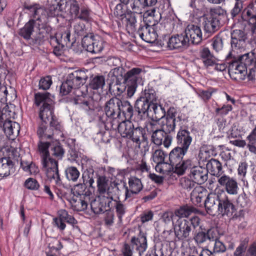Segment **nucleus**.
I'll use <instances>...</instances> for the list:
<instances>
[{
	"label": "nucleus",
	"mask_w": 256,
	"mask_h": 256,
	"mask_svg": "<svg viewBox=\"0 0 256 256\" xmlns=\"http://www.w3.org/2000/svg\"><path fill=\"white\" fill-rule=\"evenodd\" d=\"M35 103L40 106L39 117L42 120L39 124L37 134L42 140L53 139L59 140L64 138V128L54 114V96L48 92L36 93Z\"/></svg>",
	"instance_id": "nucleus-1"
},
{
	"label": "nucleus",
	"mask_w": 256,
	"mask_h": 256,
	"mask_svg": "<svg viewBox=\"0 0 256 256\" xmlns=\"http://www.w3.org/2000/svg\"><path fill=\"white\" fill-rule=\"evenodd\" d=\"M204 204L206 212L212 216L221 214L230 216L235 211L234 204L223 190L208 194Z\"/></svg>",
	"instance_id": "nucleus-2"
},
{
	"label": "nucleus",
	"mask_w": 256,
	"mask_h": 256,
	"mask_svg": "<svg viewBox=\"0 0 256 256\" xmlns=\"http://www.w3.org/2000/svg\"><path fill=\"white\" fill-rule=\"evenodd\" d=\"M200 220L198 216H194L189 220L178 218L172 222L174 233V241L175 242H184L190 238L192 227L195 228L200 224Z\"/></svg>",
	"instance_id": "nucleus-3"
},
{
	"label": "nucleus",
	"mask_w": 256,
	"mask_h": 256,
	"mask_svg": "<svg viewBox=\"0 0 256 256\" xmlns=\"http://www.w3.org/2000/svg\"><path fill=\"white\" fill-rule=\"evenodd\" d=\"M249 54L238 56L236 58H232L229 62L228 74L232 78L236 80H244L247 74V67L250 66L253 58L249 57Z\"/></svg>",
	"instance_id": "nucleus-4"
},
{
	"label": "nucleus",
	"mask_w": 256,
	"mask_h": 256,
	"mask_svg": "<svg viewBox=\"0 0 256 256\" xmlns=\"http://www.w3.org/2000/svg\"><path fill=\"white\" fill-rule=\"evenodd\" d=\"M82 176L84 182L89 185L88 187L86 184H79L74 186L72 189V192L74 196L82 197L93 196L94 187L92 186L94 183V170L92 168L86 169Z\"/></svg>",
	"instance_id": "nucleus-5"
},
{
	"label": "nucleus",
	"mask_w": 256,
	"mask_h": 256,
	"mask_svg": "<svg viewBox=\"0 0 256 256\" xmlns=\"http://www.w3.org/2000/svg\"><path fill=\"white\" fill-rule=\"evenodd\" d=\"M24 9L29 11L32 20H34L38 30L41 29L49 30V27L46 25L48 18V12L40 4H35L32 5H25Z\"/></svg>",
	"instance_id": "nucleus-6"
},
{
	"label": "nucleus",
	"mask_w": 256,
	"mask_h": 256,
	"mask_svg": "<svg viewBox=\"0 0 256 256\" xmlns=\"http://www.w3.org/2000/svg\"><path fill=\"white\" fill-rule=\"evenodd\" d=\"M144 72L139 68H134L124 75V82L127 84L128 97L132 98L135 93L138 84L142 82Z\"/></svg>",
	"instance_id": "nucleus-7"
},
{
	"label": "nucleus",
	"mask_w": 256,
	"mask_h": 256,
	"mask_svg": "<svg viewBox=\"0 0 256 256\" xmlns=\"http://www.w3.org/2000/svg\"><path fill=\"white\" fill-rule=\"evenodd\" d=\"M42 164L46 176L50 180H54L57 185L62 184L58 170V162L50 156L43 158Z\"/></svg>",
	"instance_id": "nucleus-8"
},
{
	"label": "nucleus",
	"mask_w": 256,
	"mask_h": 256,
	"mask_svg": "<svg viewBox=\"0 0 256 256\" xmlns=\"http://www.w3.org/2000/svg\"><path fill=\"white\" fill-rule=\"evenodd\" d=\"M182 120V115L177 116L176 110L174 108H170L167 111L166 117L162 119L160 123L161 129L169 134L174 131L176 122H180Z\"/></svg>",
	"instance_id": "nucleus-9"
},
{
	"label": "nucleus",
	"mask_w": 256,
	"mask_h": 256,
	"mask_svg": "<svg viewBox=\"0 0 256 256\" xmlns=\"http://www.w3.org/2000/svg\"><path fill=\"white\" fill-rule=\"evenodd\" d=\"M104 41L98 36H95L92 34L85 35L82 39V48L92 54H98L104 48Z\"/></svg>",
	"instance_id": "nucleus-10"
},
{
	"label": "nucleus",
	"mask_w": 256,
	"mask_h": 256,
	"mask_svg": "<svg viewBox=\"0 0 256 256\" xmlns=\"http://www.w3.org/2000/svg\"><path fill=\"white\" fill-rule=\"evenodd\" d=\"M122 104V100L114 97L108 101L105 104L104 112L108 119V123L110 122V125L112 123H118V118L120 116V104Z\"/></svg>",
	"instance_id": "nucleus-11"
},
{
	"label": "nucleus",
	"mask_w": 256,
	"mask_h": 256,
	"mask_svg": "<svg viewBox=\"0 0 256 256\" xmlns=\"http://www.w3.org/2000/svg\"><path fill=\"white\" fill-rule=\"evenodd\" d=\"M218 182L228 194L236 195L238 194V184L234 178L224 174L218 178Z\"/></svg>",
	"instance_id": "nucleus-12"
},
{
	"label": "nucleus",
	"mask_w": 256,
	"mask_h": 256,
	"mask_svg": "<svg viewBox=\"0 0 256 256\" xmlns=\"http://www.w3.org/2000/svg\"><path fill=\"white\" fill-rule=\"evenodd\" d=\"M135 33L138 34L142 40L148 43L154 42L158 37L155 28L142 23L140 24Z\"/></svg>",
	"instance_id": "nucleus-13"
},
{
	"label": "nucleus",
	"mask_w": 256,
	"mask_h": 256,
	"mask_svg": "<svg viewBox=\"0 0 256 256\" xmlns=\"http://www.w3.org/2000/svg\"><path fill=\"white\" fill-rule=\"evenodd\" d=\"M190 44V39L184 34H175L172 36L168 42V47L170 50L186 49Z\"/></svg>",
	"instance_id": "nucleus-14"
},
{
	"label": "nucleus",
	"mask_w": 256,
	"mask_h": 256,
	"mask_svg": "<svg viewBox=\"0 0 256 256\" xmlns=\"http://www.w3.org/2000/svg\"><path fill=\"white\" fill-rule=\"evenodd\" d=\"M208 170L201 166H196L194 164L190 170V178L194 180L195 184H202L208 179Z\"/></svg>",
	"instance_id": "nucleus-15"
},
{
	"label": "nucleus",
	"mask_w": 256,
	"mask_h": 256,
	"mask_svg": "<svg viewBox=\"0 0 256 256\" xmlns=\"http://www.w3.org/2000/svg\"><path fill=\"white\" fill-rule=\"evenodd\" d=\"M128 185L129 189L128 187L125 188L124 185L122 186L123 188H125L126 199L132 198L134 194H138L143 188L140 180L134 176L129 178Z\"/></svg>",
	"instance_id": "nucleus-16"
},
{
	"label": "nucleus",
	"mask_w": 256,
	"mask_h": 256,
	"mask_svg": "<svg viewBox=\"0 0 256 256\" xmlns=\"http://www.w3.org/2000/svg\"><path fill=\"white\" fill-rule=\"evenodd\" d=\"M184 34L189 38L190 42L198 44L202 40V32L200 27L196 25L189 24L186 28Z\"/></svg>",
	"instance_id": "nucleus-17"
},
{
	"label": "nucleus",
	"mask_w": 256,
	"mask_h": 256,
	"mask_svg": "<svg viewBox=\"0 0 256 256\" xmlns=\"http://www.w3.org/2000/svg\"><path fill=\"white\" fill-rule=\"evenodd\" d=\"M86 79V74L82 70H75L69 74L66 78V80L72 89L80 88L85 82Z\"/></svg>",
	"instance_id": "nucleus-18"
},
{
	"label": "nucleus",
	"mask_w": 256,
	"mask_h": 256,
	"mask_svg": "<svg viewBox=\"0 0 256 256\" xmlns=\"http://www.w3.org/2000/svg\"><path fill=\"white\" fill-rule=\"evenodd\" d=\"M176 138L177 147L188 151L192 142L190 132L181 128L177 133Z\"/></svg>",
	"instance_id": "nucleus-19"
},
{
	"label": "nucleus",
	"mask_w": 256,
	"mask_h": 256,
	"mask_svg": "<svg viewBox=\"0 0 256 256\" xmlns=\"http://www.w3.org/2000/svg\"><path fill=\"white\" fill-rule=\"evenodd\" d=\"M70 32L66 30L64 31H60L56 34L55 36L51 38L52 40L56 42L58 45H62V47L66 46L67 48H70L75 42L74 38L70 39Z\"/></svg>",
	"instance_id": "nucleus-20"
},
{
	"label": "nucleus",
	"mask_w": 256,
	"mask_h": 256,
	"mask_svg": "<svg viewBox=\"0 0 256 256\" xmlns=\"http://www.w3.org/2000/svg\"><path fill=\"white\" fill-rule=\"evenodd\" d=\"M151 140L155 144L159 146L163 144L165 148H168L172 144V138L160 129L152 134Z\"/></svg>",
	"instance_id": "nucleus-21"
},
{
	"label": "nucleus",
	"mask_w": 256,
	"mask_h": 256,
	"mask_svg": "<svg viewBox=\"0 0 256 256\" xmlns=\"http://www.w3.org/2000/svg\"><path fill=\"white\" fill-rule=\"evenodd\" d=\"M119 186L117 183H114L110 186H108V180L104 176H98L97 179V186L100 195H104L108 193L109 190L110 192L117 191L119 192Z\"/></svg>",
	"instance_id": "nucleus-22"
},
{
	"label": "nucleus",
	"mask_w": 256,
	"mask_h": 256,
	"mask_svg": "<svg viewBox=\"0 0 256 256\" xmlns=\"http://www.w3.org/2000/svg\"><path fill=\"white\" fill-rule=\"evenodd\" d=\"M2 130L9 139L14 140L19 134L20 126L16 122L10 120H5Z\"/></svg>",
	"instance_id": "nucleus-23"
},
{
	"label": "nucleus",
	"mask_w": 256,
	"mask_h": 256,
	"mask_svg": "<svg viewBox=\"0 0 256 256\" xmlns=\"http://www.w3.org/2000/svg\"><path fill=\"white\" fill-rule=\"evenodd\" d=\"M134 125V123L132 122L126 120L117 124H116V122L112 123L110 126L114 130L118 128V132L122 137L128 138Z\"/></svg>",
	"instance_id": "nucleus-24"
},
{
	"label": "nucleus",
	"mask_w": 256,
	"mask_h": 256,
	"mask_svg": "<svg viewBox=\"0 0 256 256\" xmlns=\"http://www.w3.org/2000/svg\"><path fill=\"white\" fill-rule=\"evenodd\" d=\"M122 22L125 24L126 30L129 34H134L137 30L138 20L136 14L132 12H128L122 18Z\"/></svg>",
	"instance_id": "nucleus-25"
},
{
	"label": "nucleus",
	"mask_w": 256,
	"mask_h": 256,
	"mask_svg": "<svg viewBox=\"0 0 256 256\" xmlns=\"http://www.w3.org/2000/svg\"><path fill=\"white\" fill-rule=\"evenodd\" d=\"M203 26L204 32L208 34V36L215 32L219 28L220 21L213 16L204 18Z\"/></svg>",
	"instance_id": "nucleus-26"
},
{
	"label": "nucleus",
	"mask_w": 256,
	"mask_h": 256,
	"mask_svg": "<svg viewBox=\"0 0 256 256\" xmlns=\"http://www.w3.org/2000/svg\"><path fill=\"white\" fill-rule=\"evenodd\" d=\"M14 162L10 157H3L0 158V176L6 177L14 172Z\"/></svg>",
	"instance_id": "nucleus-27"
},
{
	"label": "nucleus",
	"mask_w": 256,
	"mask_h": 256,
	"mask_svg": "<svg viewBox=\"0 0 256 256\" xmlns=\"http://www.w3.org/2000/svg\"><path fill=\"white\" fill-rule=\"evenodd\" d=\"M206 190L202 186H198L194 188L190 194V200L192 204L198 206L202 205V200L206 196Z\"/></svg>",
	"instance_id": "nucleus-28"
},
{
	"label": "nucleus",
	"mask_w": 256,
	"mask_h": 256,
	"mask_svg": "<svg viewBox=\"0 0 256 256\" xmlns=\"http://www.w3.org/2000/svg\"><path fill=\"white\" fill-rule=\"evenodd\" d=\"M131 242L136 250L138 252L140 255L144 253L147 248V240L144 234H140L137 237H132Z\"/></svg>",
	"instance_id": "nucleus-29"
},
{
	"label": "nucleus",
	"mask_w": 256,
	"mask_h": 256,
	"mask_svg": "<svg viewBox=\"0 0 256 256\" xmlns=\"http://www.w3.org/2000/svg\"><path fill=\"white\" fill-rule=\"evenodd\" d=\"M144 129L139 126L136 122H134V128H132V132H130L128 138L134 142L140 144L141 140L146 139Z\"/></svg>",
	"instance_id": "nucleus-30"
},
{
	"label": "nucleus",
	"mask_w": 256,
	"mask_h": 256,
	"mask_svg": "<svg viewBox=\"0 0 256 256\" xmlns=\"http://www.w3.org/2000/svg\"><path fill=\"white\" fill-rule=\"evenodd\" d=\"M230 45L231 50L226 56L227 60L230 58H236V54L244 51L246 48V42H242V41H238V40L231 39Z\"/></svg>",
	"instance_id": "nucleus-31"
},
{
	"label": "nucleus",
	"mask_w": 256,
	"mask_h": 256,
	"mask_svg": "<svg viewBox=\"0 0 256 256\" xmlns=\"http://www.w3.org/2000/svg\"><path fill=\"white\" fill-rule=\"evenodd\" d=\"M206 169L208 170V173L210 171L212 174L218 178L221 176L222 174L223 171L221 163L218 160L211 158L208 160L206 164Z\"/></svg>",
	"instance_id": "nucleus-32"
},
{
	"label": "nucleus",
	"mask_w": 256,
	"mask_h": 256,
	"mask_svg": "<svg viewBox=\"0 0 256 256\" xmlns=\"http://www.w3.org/2000/svg\"><path fill=\"white\" fill-rule=\"evenodd\" d=\"M200 55L204 66L208 68L216 64V58L211 53L208 48H202L200 52Z\"/></svg>",
	"instance_id": "nucleus-33"
},
{
	"label": "nucleus",
	"mask_w": 256,
	"mask_h": 256,
	"mask_svg": "<svg viewBox=\"0 0 256 256\" xmlns=\"http://www.w3.org/2000/svg\"><path fill=\"white\" fill-rule=\"evenodd\" d=\"M188 151L178 147L174 148L169 154V161L175 166L182 160L184 156Z\"/></svg>",
	"instance_id": "nucleus-34"
},
{
	"label": "nucleus",
	"mask_w": 256,
	"mask_h": 256,
	"mask_svg": "<svg viewBox=\"0 0 256 256\" xmlns=\"http://www.w3.org/2000/svg\"><path fill=\"white\" fill-rule=\"evenodd\" d=\"M214 232L209 230L206 232L200 231L195 234L194 239L198 245H201L207 241L208 242L214 240Z\"/></svg>",
	"instance_id": "nucleus-35"
},
{
	"label": "nucleus",
	"mask_w": 256,
	"mask_h": 256,
	"mask_svg": "<svg viewBox=\"0 0 256 256\" xmlns=\"http://www.w3.org/2000/svg\"><path fill=\"white\" fill-rule=\"evenodd\" d=\"M34 26L37 27L34 20H30L20 30L18 34L25 40H28L31 38V35L34 31Z\"/></svg>",
	"instance_id": "nucleus-36"
},
{
	"label": "nucleus",
	"mask_w": 256,
	"mask_h": 256,
	"mask_svg": "<svg viewBox=\"0 0 256 256\" xmlns=\"http://www.w3.org/2000/svg\"><path fill=\"white\" fill-rule=\"evenodd\" d=\"M151 104L147 102L143 98L138 99L135 103L134 108L138 114L142 116L144 114L150 112Z\"/></svg>",
	"instance_id": "nucleus-37"
},
{
	"label": "nucleus",
	"mask_w": 256,
	"mask_h": 256,
	"mask_svg": "<svg viewBox=\"0 0 256 256\" xmlns=\"http://www.w3.org/2000/svg\"><path fill=\"white\" fill-rule=\"evenodd\" d=\"M194 164L190 160L188 159L186 160H182L174 166V172L178 175H182L187 170H190Z\"/></svg>",
	"instance_id": "nucleus-38"
},
{
	"label": "nucleus",
	"mask_w": 256,
	"mask_h": 256,
	"mask_svg": "<svg viewBox=\"0 0 256 256\" xmlns=\"http://www.w3.org/2000/svg\"><path fill=\"white\" fill-rule=\"evenodd\" d=\"M102 197V195H99L96 198H94L93 196L90 202L91 209L96 214L103 213L106 211Z\"/></svg>",
	"instance_id": "nucleus-39"
},
{
	"label": "nucleus",
	"mask_w": 256,
	"mask_h": 256,
	"mask_svg": "<svg viewBox=\"0 0 256 256\" xmlns=\"http://www.w3.org/2000/svg\"><path fill=\"white\" fill-rule=\"evenodd\" d=\"M155 12L154 8L146 11L144 14V22L142 23L154 28L156 24H158V20L155 19Z\"/></svg>",
	"instance_id": "nucleus-40"
},
{
	"label": "nucleus",
	"mask_w": 256,
	"mask_h": 256,
	"mask_svg": "<svg viewBox=\"0 0 256 256\" xmlns=\"http://www.w3.org/2000/svg\"><path fill=\"white\" fill-rule=\"evenodd\" d=\"M197 210L192 206H186L180 207L179 209L174 212L175 216L178 217V218H187L192 213H196Z\"/></svg>",
	"instance_id": "nucleus-41"
},
{
	"label": "nucleus",
	"mask_w": 256,
	"mask_h": 256,
	"mask_svg": "<svg viewBox=\"0 0 256 256\" xmlns=\"http://www.w3.org/2000/svg\"><path fill=\"white\" fill-rule=\"evenodd\" d=\"M109 190L108 193L106 194L102 195V200L106 210V211L110 210L113 206L112 201L114 200V197L118 194L117 191L110 192Z\"/></svg>",
	"instance_id": "nucleus-42"
},
{
	"label": "nucleus",
	"mask_w": 256,
	"mask_h": 256,
	"mask_svg": "<svg viewBox=\"0 0 256 256\" xmlns=\"http://www.w3.org/2000/svg\"><path fill=\"white\" fill-rule=\"evenodd\" d=\"M120 114L122 113L126 119H130L133 116L134 110L130 102L127 100L122 101L120 104Z\"/></svg>",
	"instance_id": "nucleus-43"
},
{
	"label": "nucleus",
	"mask_w": 256,
	"mask_h": 256,
	"mask_svg": "<svg viewBox=\"0 0 256 256\" xmlns=\"http://www.w3.org/2000/svg\"><path fill=\"white\" fill-rule=\"evenodd\" d=\"M174 166L170 163L164 162V160L160 164H156V170L160 174H168L172 171L174 172Z\"/></svg>",
	"instance_id": "nucleus-44"
},
{
	"label": "nucleus",
	"mask_w": 256,
	"mask_h": 256,
	"mask_svg": "<svg viewBox=\"0 0 256 256\" xmlns=\"http://www.w3.org/2000/svg\"><path fill=\"white\" fill-rule=\"evenodd\" d=\"M106 62L108 65L110 66H116V68L114 69V73H118L120 72V74H122L123 68L121 66L120 60L116 56H109L107 58Z\"/></svg>",
	"instance_id": "nucleus-45"
},
{
	"label": "nucleus",
	"mask_w": 256,
	"mask_h": 256,
	"mask_svg": "<svg viewBox=\"0 0 256 256\" xmlns=\"http://www.w3.org/2000/svg\"><path fill=\"white\" fill-rule=\"evenodd\" d=\"M150 112H153L154 114V118L157 120L163 118L166 114L164 108L161 105L158 104L157 103L151 104Z\"/></svg>",
	"instance_id": "nucleus-46"
},
{
	"label": "nucleus",
	"mask_w": 256,
	"mask_h": 256,
	"mask_svg": "<svg viewBox=\"0 0 256 256\" xmlns=\"http://www.w3.org/2000/svg\"><path fill=\"white\" fill-rule=\"evenodd\" d=\"M104 84V77L102 76H97L90 80V87L93 90L102 89Z\"/></svg>",
	"instance_id": "nucleus-47"
},
{
	"label": "nucleus",
	"mask_w": 256,
	"mask_h": 256,
	"mask_svg": "<svg viewBox=\"0 0 256 256\" xmlns=\"http://www.w3.org/2000/svg\"><path fill=\"white\" fill-rule=\"evenodd\" d=\"M64 222L74 225L77 224L76 220L72 216L70 215L65 210H60L58 212V216Z\"/></svg>",
	"instance_id": "nucleus-48"
},
{
	"label": "nucleus",
	"mask_w": 256,
	"mask_h": 256,
	"mask_svg": "<svg viewBox=\"0 0 256 256\" xmlns=\"http://www.w3.org/2000/svg\"><path fill=\"white\" fill-rule=\"evenodd\" d=\"M208 246H212L213 250L214 252H224L226 248L224 244L219 240L216 236L214 235V240H210L208 243Z\"/></svg>",
	"instance_id": "nucleus-49"
},
{
	"label": "nucleus",
	"mask_w": 256,
	"mask_h": 256,
	"mask_svg": "<svg viewBox=\"0 0 256 256\" xmlns=\"http://www.w3.org/2000/svg\"><path fill=\"white\" fill-rule=\"evenodd\" d=\"M93 196H86V197H80L78 200H74L73 198V200L74 201L76 204L74 206L76 209L77 210H84L88 208V204L90 202V200Z\"/></svg>",
	"instance_id": "nucleus-50"
},
{
	"label": "nucleus",
	"mask_w": 256,
	"mask_h": 256,
	"mask_svg": "<svg viewBox=\"0 0 256 256\" xmlns=\"http://www.w3.org/2000/svg\"><path fill=\"white\" fill-rule=\"evenodd\" d=\"M13 108L12 106H6L0 110V119L4 120H10V118H14V112L12 110Z\"/></svg>",
	"instance_id": "nucleus-51"
},
{
	"label": "nucleus",
	"mask_w": 256,
	"mask_h": 256,
	"mask_svg": "<svg viewBox=\"0 0 256 256\" xmlns=\"http://www.w3.org/2000/svg\"><path fill=\"white\" fill-rule=\"evenodd\" d=\"M114 207L116 209L117 216L120 222H122L123 216L126 212V206L120 200H114Z\"/></svg>",
	"instance_id": "nucleus-52"
},
{
	"label": "nucleus",
	"mask_w": 256,
	"mask_h": 256,
	"mask_svg": "<svg viewBox=\"0 0 256 256\" xmlns=\"http://www.w3.org/2000/svg\"><path fill=\"white\" fill-rule=\"evenodd\" d=\"M216 90L212 88H209L206 90H199L197 94L204 102H207L212 97V94L216 92Z\"/></svg>",
	"instance_id": "nucleus-53"
},
{
	"label": "nucleus",
	"mask_w": 256,
	"mask_h": 256,
	"mask_svg": "<svg viewBox=\"0 0 256 256\" xmlns=\"http://www.w3.org/2000/svg\"><path fill=\"white\" fill-rule=\"evenodd\" d=\"M52 154L58 160H62L64 156L65 150L59 143L56 144L51 148Z\"/></svg>",
	"instance_id": "nucleus-54"
},
{
	"label": "nucleus",
	"mask_w": 256,
	"mask_h": 256,
	"mask_svg": "<svg viewBox=\"0 0 256 256\" xmlns=\"http://www.w3.org/2000/svg\"><path fill=\"white\" fill-rule=\"evenodd\" d=\"M50 146L49 142L40 141L38 144V148L42 160L50 156L48 148Z\"/></svg>",
	"instance_id": "nucleus-55"
},
{
	"label": "nucleus",
	"mask_w": 256,
	"mask_h": 256,
	"mask_svg": "<svg viewBox=\"0 0 256 256\" xmlns=\"http://www.w3.org/2000/svg\"><path fill=\"white\" fill-rule=\"evenodd\" d=\"M127 84H124V85H122L118 84H110V90H112L114 92V94L118 96L120 95L124 92L128 96V89Z\"/></svg>",
	"instance_id": "nucleus-56"
},
{
	"label": "nucleus",
	"mask_w": 256,
	"mask_h": 256,
	"mask_svg": "<svg viewBox=\"0 0 256 256\" xmlns=\"http://www.w3.org/2000/svg\"><path fill=\"white\" fill-rule=\"evenodd\" d=\"M66 176L69 180L76 182L80 176V173L78 170L74 166H70L66 170Z\"/></svg>",
	"instance_id": "nucleus-57"
},
{
	"label": "nucleus",
	"mask_w": 256,
	"mask_h": 256,
	"mask_svg": "<svg viewBox=\"0 0 256 256\" xmlns=\"http://www.w3.org/2000/svg\"><path fill=\"white\" fill-rule=\"evenodd\" d=\"M231 39L246 42L248 38L246 34L242 30H234L231 32Z\"/></svg>",
	"instance_id": "nucleus-58"
},
{
	"label": "nucleus",
	"mask_w": 256,
	"mask_h": 256,
	"mask_svg": "<svg viewBox=\"0 0 256 256\" xmlns=\"http://www.w3.org/2000/svg\"><path fill=\"white\" fill-rule=\"evenodd\" d=\"M180 184L184 190L190 191L195 186L196 184L190 178L184 176L180 180Z\"/></svg>",
	"instance_id": "nucleus-59"
},
{
	"label": "nucleus",
	"mask_w": 256,
	"mask_h": 256,
	"mask_svg": "<svg viewBox=\"0 0 256 256\" xmlns=\"http://www.w3.org/2000/svg\"><path fill=\"white\" fill-rule=\"evenodd\" d=\"M74 103L86 111H88L92 108L90 100H86L83 96H78L76 98L74 99Z\"/></svg>",
	"instance_id": "nucleus-60"
},
{
	"label": "nucleus",
	"mask_w": 256,
	"mask_h": 256,
	"mask_svg": "<svg viewBox=\"0 0 256 256\" xmlns=\"http://www.w3.org/2000/svg\"><path fill=\"white\" fill-rule=\"evenodd\" d=\"M150 104H156L157 96L155 91L154 90H148L144 91V96L142 97Z\"/></svg>",
	"instance_id": "nucleus-61"
},
{
	"label": "nucleus",
	"mask_w": 256,
	"mask_h": 256,
	"mask_svg": "<svg viewBox=\"0 0 256 256\" xmlns=\"http://www.w3.org/2000/svg\"><path fill=\"white\" fill-rule=\"evenodd\" d=\"M255 2H250L248 6L244 10L243 12V18L245 19L246 16L249 18L256 15V7L255 6Z\"/></svg>",
	"instance_id": "nucleus-62"
},
{
	"label": "nucleus",
	"mask_w": 256,
	"mask_h": 256,
	"mask_svg": "<svg viewBox=\"0 0 256 256\" xmlns=\"http://www.w3.org/2000/svg\"><path fill=\"white\" fill-rule=\"evenodd\" d=\"M62 4H57L54 2L50 4L48 8V17L54 16L58 14V12L62 10Z\"/></svg>",
	"instance_id": "nucleus-63"
},
{
	"label": "nucleus",
	"mask_w": 256,
	"mask_h": 256,
	"mask_svg": "<svg viewBox=\"0 0 256 256\" xmlns=\"http://www.w3.org/2000/svg\"><path fill=\"white\" fill-rule=\"evenodd\" d=\"M166 154L161 150H156L152 154V158L156 164L164 160Z\"/></svg>",
	"instance_id": "nucleus-64"
}]
</instances>
